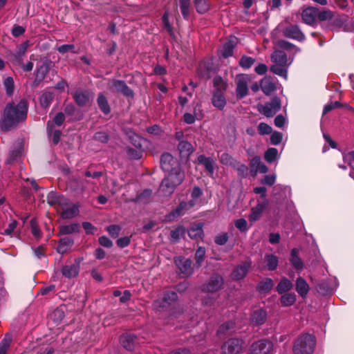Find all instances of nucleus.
I'll return each mask as SVG.
<instances>
[{
	"label": "nucleus",
	"mask_w": 354,
	"mask_h": 354,
	"mask_svg": "<svg viewBox=\"0 0 354 354\" xmlns=\"http://www.w3.org/2000/svg\"><path fill=\"white\" fill-rule=\"evenodd\" d=\"M342 107H346L349 109H351V107L347 104H342L338 101H335V102H332L330 104H326L324 106V111H323V114L325 115L327 113H328L329 111H330L335 109H338V108H342Z\"/></svg>",
	"instance_id": "6e6d98bb"
},
{
	"label": "nucleus",
	"mask_w": 354,
	"mask_h": 354,
	"mask_svg": "<svg viewBox=\"0 0 354 354\" xmlns=\"http://www.w3.org/2000/svg\"><path fill=\"white\" fill-rule=\"evenodd\" d=\"M73 245H74L73 239L68 237V236H65V237L61 238L59 240L56 250L58 253H59L61 254H64L66 253Z\"/></svg>",
	"instance_id": "5701e85b"
},
{
	"label": "nucleus",
	"mask_w": 354,
	"mask_h": 354,
	"mask_svg": "<svg viewBox=\"0 0 354 354\" xmlns=\"http://www.w3.org/2000/svg\"><path fill=\"white\" fill-rule=\"evenodd\" d=\"M205 253H206V250L204 247L199 246L197 248V250L195 252L194 259L196 261V266L198 268H199L202 266V263L203 262V261L205 260Z\"/></svg>",
	"instance_id": "603ef678"
},
{
	"label": "nucleus",
	"mask_w": 354,
	"mask_h": 354,
	"mask_svg": "<svg viewBox=\"0 0 354 354\" xmlns=\"http://www.w3.org/2000/svg\"><path fill=\"white\" fill-rule=\"evenodd\" d=\"M53 127L54 125L53 124L51 123V121H48L47 123L48 133L52 136V141L53 145H57L60 140L62 132L59 130L53 131Z\"/></svg>",
	"instance_id": "c03bdc74"
},
{
	"label": "nucleus",
	"mask_w": 354,
	"mask_h": 354,
	"mask_svg": "<svg viewBox=\"0 0 354 354\" xmlns=\"http://www.w3.org/2000/svg\"><path fill=\"white\" fill-rule=\"evenodd\" d=\"M284 37L295 39L299 41L304 40L305 35L299 28L298 25L290 24L283 30Z\"/></svg>",
	"instance_id": "ddd939ff"
},
{
	"label": "nucleus",
	"mask_w": 354,
	"mask_h": 354,
	"mask_svg": "<svg viewBox=\"0 0 354 354\" xmlns=\"http://www.w3.org/2000/svg\"><path fill=\"white\" fill-rule=\"evenodd\" d=\"M271 59L276 64L287 65V55L283 50H275L271 55Z\"/></svg>",
	"instance_id": "58836bf2"
},
{
	"label": "nucleus",
	"mask_w": 354,
	"mask_h": 354,
	"mask_svg": "<svg viewBox=\"0 0 354 354\" xmlns=\"http://www.w3.org/2000/svg\"><path fill=\"white\" fill-rule=\"evenodd\" d=\"M187 232L189 237L192 239L198 240V239H202L204 235L203 224L198 223L191 227Z\"/></svg>",
	"instance_id": "4c0bfd02"
},
{
	"label": "nucleus",
	"mask_w": 354,
	"mask_h": 354,
	"mask_svg": "<svg viewBox=\"0 0 354 354\" xmlns=\"http://www.w3.org/2000/svg\"><path fill=\"white\" fill-rule=\"evenodd\" d=\"M214 93H224L227 87V84L220 75H216L213 79Z\"/></svg>",
	"instance_id": "ea45409f"
},
{
	"label": "nucleus",
	"mask_w": 354,
	"mask_h": 354,
	"mask_svg": "<svg viewBox=\"0 0 354 354\" xmlns=\"http://www.w3.org/2000/svg\"><path fill=\"white\" fill-rule=\"evenodd\" d=\"M317 16V21H319L320 22L326 21H331L335 17V13L329 9H323L320 10L318 8Z\"/></svg>",
	"instance_id": "37998d69"
},
{
	"label": "nucleus",
	"mask_w": 354,
	"mask_h": 354,
	"mask_svg": "<svg viewBox=\"0 0 354 354\" xmlns=\"http://www.w3.org/2000/svg\"><path fill=\"white\" fill-rule=\"evenodd\" d=\"M178 295L175 291L167 290L165 291L162 295V299L170 306L171 304L178 300Z\"/></svg>",
	"instance_id": "13d9d810"
},
{
	"label": "nucleus",
	"mask_w": 354,
	"mask_h": 354,
	"mask_svg": "<svg viewBox=\"0 0 354 354\" xmlns=\"http://www.w3.org/2000/svg\"><path fill=\"white\" fill-rule=\"evenodd\" d=\"M11 342V336L9 334H6L4 338L1 340L0 343V354H6Z\"/></svg>",
	"instance_id": "bf43d9fd"
},
{
	"label": "nucleus",
	"mask_w": 354,
	"mask_h": 354,
	"mask_svg": "<svg viewBox=\"0 0 354 354\" xmlns=\"http://www.w3.org/2000/svg\"><path fill=\"white\" fill-rule=\"evenodd\" d=\"M223 277L218 273H214L209 279L201 286V290L203 292L214 293L223 289Z\"/></svg>",
	"instance_id": "7ed1b4c3"
},
{
	"label": "nucleus",
	"mask_w": 354,
	"mask_h": 354,
	"mask_svg": "<svg viewBox=\"0 0 354 354\" xmlns=\"http://www.w3.org/2000/svg\"><path fill=\"white\" fill-rule=\"evenodd\" d=\"M272 351V342L269 339H262L251 344L249 348V354H271Z\"/></svg>",
	"instance_id": "39448f33"
},
{
	"label": "nucleus",
	"mask_w": 354,
	"mask_h": 354,
	"mask_svg": "<svg viewBox=\"0 0 354 354\" xmlns=\"http://www.w3.org/2000/svg\"><path fill=\"white\" fill-rule=\"evenodd\" d=\"M97 104L100 111L104 115H108L111 113V109L109 104L108 100L102 93H100L98 94L97 98Z\"/></svg>",
	"instance_id": "2f4dec72"
},
{
	"label": "nucleus",
	"mask_w": 354,
	"mask_h": 354,
	"mask_svg": "<svg viewBox=\"0 0 354 354\" xmlns=\"http://www.w3.org/2000/svg\"><path fill=\"white\" fill-rule=\"evenodd\" d=\"M295 290L300 297L306 298L309 292L310 287L304 278L299 277L296 280Z\"/></svg>",
	"instance_id": "393cba45"
},
{
	"label": "nucleus",
	"mask_w": 354,
	"mask_h": 354,
	"mask_svg": "<svg viewBox=\"0 0 354 354\" xmlns=\"http://www.w3.org/2000/svg\"><path fill=\"white\" fill-rule=\"evenodd\" d=\"M237 43V38L236 37H231L228 41L225 42L221 50V55L224 58H228L232 56L234 49Z\"/></svg>",
	"instance_id": "6ab92c4d"
},
{
	"label": "nucleus",
	"mask_w": 354,
	"mask_h": 354,
	"mask_svg": "<svg viewBox=\"0 0 354 354\" xmlns=\"http://www.w3.org/2000/svg\"><path fill=\"white\" fill-rule=\"evenodd\" d=\"M52 65L51 61H46L37 69L35 74V81L41 82L43 81L49 72Z\"/></svg>",
	"instance_id": "a878e982"
},
{
	"label": "nucleus",
	"mask_w": 354,
	"mask_h": 354,
	"mask_svg": "<svg viewBox=\"0 0 354 354\" xmlns=\"http://www.w3.org/2000/svg\"><path fill=\"white\" fill-rule=\"evenodd\" d=\"M298 252L299 250L297 248H293L291 250L290 261L297 270H301L304 268V263L298 256Z\"/></svg>",
	"instance_id": "e433bc0d"
},
{
	"label": "nucleus",
	"mask_w": 354,
	"mask_h": 354,
	"mask_svg": "<svg viewBox=\"0 0 354 354\" xmlns=\"http://www.w3.org/2000/svg\"><path fill=\"white\" fill-rule=\"evenodd\" d=\"M268 205V201L267 200L263 201L262 203H259L255 207L252 208V213L250 215V221H257L258 220L263 210Z\"/></svg>",
	"instance_id": "c85d7f7f"
},
{
	"label": "nucleus",
	"mask_w": 354,
	"mask_h": 354,
	"mask_svg": "<svg viewBox=\"0 0 354 354\" xmlns=\"http://www.w3.org/2000/svg\"><path fill=\"white\" fill-rule=\"evenodd\" d=\"M267 317V311L263 308H259L252 312L250 320L252 325L260 326L266 322Z\"/></svg>",
	"instance_id": "2eb2a0df"
},
{
	"label": "nucleus",
	"mask_w": 354,
	"mask_h": 354,
	"mask_svg": "<svg viewBox=\"0 0 354 354\" xmlns=\"http://www.w3.org/2000/svg\"><path fill=\"white\" fill-rule=\"evenodd\" d=\"M194 202L193 201H189V202L182 201L179 203V205L176 207L175 209L173 210L171 214L174 216H179L185 213L187 210L190 209L194 205Z\"/></svg>",
	"instance_id": "f704fd0d"
},
{
	"label": "nucleus",
	"mask_w": 354,
	"mask_h": 354,
	"mask_svg": "<svg viewBox=\"0 0 354 354\" xmlns=\"http://www.w3.org/2000/svg\"><path fill=\"white\" fill-rule=\"evenodd\" d=\"M79 213L78 207L73 205L71 207L63 209L61 213V217L64 219H68L75 217Z\"/></svg>",
	"instance_id": "5fc2aeb1"
},
{
	"label": "nucleus",
	"mask_w": 354,
	"mask_h": 354,
	"mask_svg": "<svg viewBox=\"0 0 354 354\" xmlns=\"http://www.w3.org/2000/svg\"><path fill=\"white\" fill-rule=\"evenodd\" d=\"M80 226L78 223H71L70 225H60L59 227L58 236L68 235L80 233Z\"/></svg>",
	"instance_id": "cd10ccee"
},
{
	"label": "nucleus",
	"mask_w": 354,
	"mask_h": 354,
	"mask_svg": "<svg viewBox=\"0 0 354 354\" xmlns=\"http://www.w3.org/2000/svg\"><path fill=\"white\" fill-rule=\"evenodd\" d=\"M3 85L6 88V93L8 96H12L14 93V80L11 77H8L4 80Z\"/></svg>",
	"instance_id": "0e129e2a"
},
{
	"label": "nucleus",
	"mask_w": 354,
	"mask_h": 354,
	"mask_svg": "<svg viewBox=\"0 0 354 354\" xmlns=\"http://www.w3.org/2000/svg\"><path fill=\"white\" fill-rule=\"evenodd\" d=\"M177 187L168 180L166 178H164L160 185L158 192L162 194V196H171L175 191Z\"/></svg>",
	"instance_id": "b1692460"
},
{
	"label": "nucleus",
	"mask_w": 354,
	"mask_h": 354,
	"mask_svg": "<svg viewBox=\"0 0 354 354\" xmlns=\"http://www.w3.org/2000/svg\"><path fill=\"white\" fill-rule=\"evenodd\" d=\"M317 11L318 8L315 6H308L304 9L301 12V19L303 22L309 26H316Z\"/></svg>",
	"instance_id": "f8f14e48"
},
{
	"label": "nucleus",
	"mask_w": 354,
	"mask_h": 354,
	"mask_svg": "<svg viewBox=\"0 0 354 354\" xmlns=\"http://www.w3.org/2000/svg\"><path fill=\"white\" fill-rule=\"evenodd\" d=\"M64 114L67 117H71V120L79 121L83 118V114L80 109L75 107L73 103H68L65 105L64 109Z\"/></svg>",
	"instance_id": "dca6fc26"
},
{
	"label": "nucleus",
	"mask_w": 354,
	"mask_h": 354,
	"mask_svg": "<svg viewBox=\"0 0 354 354\" xmlns=\"http://www.w3.org/2000/svg\"><path fill=\"white\" fill-rule=\"evenodd\" d=\"M293 287L290 280L286 277L281 278L280 281L276 287V290L279 294H283L290 291Z\"/></svg>",
	"instance_id": "72a5a7b5"
},
{
	"label": "nucleus",
	"mask_w": 354,
	"mask_h": 354,
	"mask_svg": "<svg viewBox=\"0 0 354 354\" xmlns=\"http://www.w3.org/2000/svg\"><path fill=\"white\" fill-rule=\"evenodd\" d=\"M276 46L279 48H281L283 50H286L287 51H292L293 50H295V51H299V49L294 44H292V43L286 41V40H283V39H280V40H278L277 42H276Z\"/></svg>",
	"instance_id": "864d4df0"
},
{
	"label": "nucleus",
	"mask_w": 354,
	"mask_h": 354,
	"mask_svg": "<svg viewBox=\"0 0 354 354\" xmlns=\"http://www.w3.org/2000/svg\"><path fill=\"white\" fill-rule=\"evenodd\" d=\"M252 263L250 261H244L242 264L238 265L233 270L231 277L234 281L243 279L249 272Z\"/></svg>",
	"instance_id": "4468645a"
},
{
	"label": "nucleus",
	"mask_w": 354,
	"mask_h": 354,
	"mask_svg": "<svg viewBox=\"0 0 354 354\" xmlns=\"http://www.w3.org/2000/svg\"><path fill=\"white\" fill-rule=\"evenodd\" d=\"M73 98L80 107L86 106L92 100L93 93L88 89L78 88L72 93Z\"/></svg>",
	"instance_id": "6e6552de"
},
{
	"label": "nucleus",
	"mask_w": 354,
	"mask_h": 354,
	"mask_svg": "<svg viewBox=\"0 0 354 354\" xmlns=\"http://www.w3.org/2000/svg\"><path fill=\"white\" fill-rule=\"evenodd\" d=\"M171 184L176 187L180 185L185 179V174L181 170V167L171 171H168L167 176L165 177Z\"/></svg>",
	"instance_id": "412c9836"
},
{
	"label": "nucleus",
	"mask_w": 354,
	"mask_h": 354,
	"mask_svg": "<svg viewBox=\"0 0 354 354\" xmlns=\"http://www.w3.org/2000/svg\"><path fill=\"white\" fill-rule=\"evenodd\" d=\"M265 261L266 262V266L268 270H274L277 269L278 266V258L272 254H269L265 256Z\"/></svg>",
	"instance_id": "09e8293b"
},
{
	"label": "nucleus",
	"mask_w": 354,
	"mask_h": 354,
	"mask_svg": "<svg viewBox=\"0 0 354 354\" xmlns=\"http://www.w3.org/2000/svg\"><path fill=\"white\" fill-rule=\"evenodd\" d=\"M286 65L275 64L270 67V71L279 76L287 77Z\"/></svg>",
	"instance_id": "052dcab7"
},
{
	"label": "nucleus",
	"mask_w": 354,
	"mask_h": 354,
	"mask_svg": "<svg viewBox=\"0 0 354 354\" xmlns=\"http://www.w3.org/2000/svg\"><path fill=\"white\" fill-rule=\"evenodd\" d=\"M152 306L157 311H164L169 307V304L165 301L162 297L156 299L153 302Z\"/></svg>",
	"instance_id": "69168bd1"
},
{
	"label": "nucleus",
	"mask_w": 354,
	"mask_h": 354,
	"mask_svg": "<svg viewBox=\"0 0 354 354\" xmlns=\"http://www.w3.org/2000/svg\"><path fill=\"white\" fill-rule=\"evenodd\" d=\"M64 196L55 192H50L47 196V202L50 206L62 205L64 204Z\"/></svg>",
	"instance_id": "a19ab883"
},
{
	"label": "nucleus",
	"mask_w": 354,
	"mask_h": 354,
	"mask_svg": "<svg viewBox=\"0 0 354 354\" xmlns=\"http://www.w3.org/2000/svg\"><path fill=\"white\" fill-rule=\"evenodd\" d=\"M280 303L282 306H290L293 305L297 299L295 293H286L280 297Z\"/></svg>",
	"instance_id": "a18cd8bd"
},
{
	"label": "nucleus",
	"mask_w": 354,
	"mask_h": 354,
	"mask_svg": "<svg viewBox=\"0 0 354 354\" xmlns=\"http://www.w3.org/2000/svg\"><path fill=\"white\" fill-rule=\"evenodd\" d=\"M273 286V280L270 278H265L259 282L256 290L260 294H267L272 289Z\"/></svg>",
	"instance_id": "bb28decb"
},
{
	"label": "nucleus",
	"mask_w": 354,
	"mask_h": 354,
	"mask_svg": "<svg viewBox=\"0 0 354 354\" xmlns=\"http://www.w3.org/2000/svg\"><path fill=\"white\" fill-rule=\"evenodd\" d=\"M160 167L164 171L168 172L178 169L180 167V165L178 160L171 153L165 152L160 156Z\"/></svg>",
	"instance_id": "1a4fd4ad"
},
{
	"label": "nucleus",
	"mask_w": 354,
	"mask_h": 354,
	"mask_svg": "<svg viewBox=\"0 0 354 354\" xmlns=\"http://www.w3.org/2000/svg\"><path fill=\"white\" fill-rule=\"evenodd\" d=\"M244 342L239 338H230L225 342L221 347L222 354H239L243 348Z\"/></svg>",
	"instance_id": "0eeeda50"
},
{
	"label": "nucleus",
	"mask_w": 354,
	"mask_h": 354,
	"mask_svg": "<svg viewBox=\"0 0 354 354\" xmlns=\"http://www.w3.org/2000/svg\"><path fill=\"white\" fill-rule=\"evenodd\" d=\"M260 86L264 94L270 95L277 89L276 84L271 77L266 76L260 83Z\"/></svg>",
	"instance_id": "aec40b11"
},
{
	"label": "nucleus",
	"mask_w": 354,
	"mask_h": 354,
	"mask_svg": "<svg viewBox=\"0 0 354 354\" xmlns=\"http://www.w3.org/2000/svg\"><path fill=\"white\" fill-rule=\"evenodd\" d=\"M28 110V103L26 99H21L17 103L13 101L7 103L1 115V130L4 132L9 131L25 122Z\"/></svg>",
	"instance_id": "f257e3e1"
},
{
	"label": "nucleus",
	"mask_w": 354,
	"mask_h": 354,
	"mask_svg": "<svg viewBox=\"0 0 354 354\" xmlns=\"http://www.w3.org/2000/svg\"><path fill=\"white\" fill-rule=\"evenodd\" d=\"M109 88L112 92L120 93L126 97H134L133 91L127 86V84L124 80L111 79L110 80V85L109 86Z\"/></svg>",
	"instance_id": "423d86ee"
},
{
	"label": "nucleus",
	"mask_w": 354,
	"mask_h": 354,
	"mask_svg": "<svg viewBox=\"0 0 354 354\" xmlns=\"http://www.w3.org/2000/svg\"><path fill=\"white\" fill-rule=\"evenodd\" d=\"M80 265L78 263L66 265L62 267V273L66 278H73L78 275Z\"/></svg>",
	"instance_id": "7c9ffc66"
},
{
	"label": "nucleus",
	"mask_w": 354,
	"mask_h": 354,
	"mask_svg": "<svg viewBox=\"0 0 354 354\" xmlns=\"http://www.w3.org/2000/svg\"><path fill=\"white\" fill-rule=\"evenodd\" d=\"M255 62V59L247 55H243L239 60V66L245 69L250 68Z\"/></svg>",
	"instance_id": "680f3d73"
},
{
	"label": "nucleus",
	"mask_w": 354,
	"mask_h": 354,
	"mask_svg": "<svg viewBox=\"0 0 354 354\" xmlns=\"http://www.w3.org/2000/svg\"><path fill=\"white\" fill-rule=\"evenodd\" d=\"M316 344V337L310 333H304L298 337L292 347L295 354H312Z\"/></svg>",
	"instance_id": "f03ea898"
},
{
	"label": "nucleus",
	"mask_w": 354,
	"mask_h": 354,
	"mask_svg": "<svg viewBox=\"0 0 354 354\" xmlns=\"http://www.w3.org/2000/svg\"><path fill=\"white\" fill-rule=\"evenodd\" d=\"M138 340L136 335L131 333L123 334L120 337V342L127 351H133Z\"/></svg>",
	"instance_id": "f3484780"
},
{
	"label": "nucleus",
	"mask_w": 354,
	"mask_h": 354,
	"mask_svg": "<svg viewBox=\"0 0 354 354\" xmlns=\"http://www.w3.org/2000/svg\"><path fill=\"white\" fill-rule=\"evenodd\" d=\"M54 99V94L52 92L44 93L39 99L40 104L44 108H47L50 106Z\"/></svg>",
	"instance_id": "8fccbe9b"
},
{
	"label": "nucleus",
	"mask_w": 354,
	"mask_h": 354,
	"mask_svg": "<svg viewBox=\"0 0 354 354\" xmlns=\"http://www.w3.org/2000/svg\"><path fill=\"white\" fill-rule=\"evenodd\" d=\"M185 232L186 230L185 227L182 225L178 226L170 232V236L171 238V241L174 243L178 241L180 237H183L185 236Z\"/></svg>",
	"instance_id": "49530a36"
},
{
	"label": "nucleus",
	"mask_w": 354,
	"mask_h": 354,
	"mask_svg": "<svg viewBox=\"0 0 354 354\" xmlns=\"http://www.w3.org/2000/svg\"><path fill=\"white\" fill-rule=\"evenodd\" d=\"M278 154V151L276 148H269L264 154V158L268 163L274 162Z\"/></svg>",
	"instance_id": "e2e57ef3"
},
{
	"label": "nucleus",
	"mask_w": 354,
	"mask_h": 354,
	"mask_svg": "<svg viewBox=\"0 0 354 354\" xmlns=\"http://www.w3.org/2000/svg\"><path fill=\"white\" fill-rule=\"evenodd\" d=\"M174 263L179 269L180 274L183 275V277H188L193 274L194 269L192 266V261L190 259L178 257L174 259Z\"/></svg>",
	"instance_id": "9d476101"
},
{
	"label": "nucleus",
	"mask_w": 354,
	"mask_h": 354,
	"mask_svg": "<svg viewBox=\"0 0 354 354\" xmlns=\"http://www.w3.org/2000/svg\"><path fill=\"white\" fill-rule=\"evenodd\" d=\"M180 8L181 13L185 19H188L190 15L189 6H190V1L189 0H180Z\"/></svg>",
	"instance_id": "4d7b16f0"
},
{
	"label": "nucleus",
	"mask_w": 354,
	"mask_h": 354,
	"mask_svg": "<svg viewBox=\"0 0 354 354\" xmlns=\"http://www.w3.org/2000/svg\"><path fill=\"white\" fill-rule=\"evenodd\" d=\"M212 102L214 106L219 110H223L226 105V100L223 93H213Z\"/></svg>",
	"instance_id": "79ce46f5"
},
{
	"label": "nucleus",
	"mask_w": 354,
	"mask_h": 354,
	"mask_svg": "<svg viewBox=\"0 0 354 354\" xmlns=\"http://www.w3.org/2000/svg\"><path fill=\"white\" fill-rule=\"evenodd\" d=\"M31 232L32 235L37 239L41 237V232L38 225L37 221L35 218H32L30 221Z\"/></svg>",
	"instance_id": "774afa93"
},
{
	"label": "nucleus",
	"mask_w": 354,
	"mask_h": 354,
	"mask_svg": "<svg viewBox=\"0 0 354 354\" xmlns=\"http://www.w3.org/2000/svg\"><path fill=\"white\" fill-rule=\"evenodd\" d=\"M126 151L129 158L133 160L140 159L144 152V151L139 150L138 149H133L129 147H127Z\"/></svg>",
	"instance_id": "338daca9"
},
{
	"label": "nucleus",
	"mask_w": 354,
	"mask_h": 354,
	"mask_svg": "<svg viewBox=\"0 0 354 354\" xmlns=\"http://www.w3.org/2000/svg\"><path fill=\"white\" fill-rule=\"evenodd\" d=\"M178 150L181 158L188 160L191 154L194 152V148L188 141L181 140L178 145Z\"/></svg>",
	"instance_id": "a211bd4d"
},
{
	"label": "nucleus",
	"mask_w": 354,
	"mask_h": 354,
	"mask_svg": "<svg viewBox=\"0 0 354 354\" xmlns=\"http://www.w3.org/2000/svg\"><path fill=\"white\" fill-rule=\"evenodd\" d=\"M249 81L250 78L248 75L240 74L236 76V95L238 99H242L248 95Z\"/></svg>",
	"instance_id": "9b49d317"
},
{
	"label": "nucleus",
	"mask_w": 354,
	"mask_h": 354,
	"mask_svg": "<svg viewBox=\"0 0 354 354\" xmlns=\"http://www.w3.org/2000/svg\"><path fill=\"white\" fill-rule=\"evenodd\" d=\"M129 140L131 143L139 150L145 151L143 143L145 142V140H144L142 137L138 136V134L133 133V135L129 136Z\"/></svg>",
	"instance_id": "3c124183"
},
{
	"label": "nucleus",
	"mask_w": 354,
	"mask_h": 354,
	"mask_svg": "<svg viewBox=\"0 0 354 354\" xmlns=\"http://www.w3.org/2000/svg\"><path fill=\"white\" fill-rule=\"evenodd\" d=\"M236 324L232 321H229L221 324L217 330L216 334L218 336L222 335H230L232 332L235 331Z\"/></svg>",
	"instance_id": "c9c22d12"
},
{
	"label": "nucleus",
	"mask_w": 354,
	"mask_h": 354,
	"mask_svg": "<svg viewBox=\"0 0 354 354\" xmlns=\"http://www.w3.org/2000/svg\"><path fill=\"white\" fill-rule=\"evenodd\" d=\"M216 70L212 63L201 64L199 68V75L205 80H209L215 73Z\"/></svg>",
	"instance_id": "c756f323"
},
{
	"label": "nucleus",
	"mask_w": 354,
	"mask_h": 354,
	"mask_svg": "<svg viewBox=\"0 0 354 354\" xmlns=\"http://www.w3.org/2000/svg\"><path fill=\"white\" fill-rule=\"evenodd\" d=\"M153 192L151 189H145L136 198L130 199L129 201L135 203L147 205L151 202Z\"/></svg>",
	"instance_id": "4be33fe9"
},
{
	"label": "nucleus",
	"mask_w": 354,
	"mask_h": 354,
	"mask_svg": "<svg viewBox=\"0 0 354 354\" xmlns=\"http://www.w3.org/2000/svg\"><path fill=\"white\" fill-rule=\"evenodd\" d=\"M194 4L196 11L200 14L207 12L210 8L207 0H194Z\"/></svg>",
	"instance_id": "de8ad7c7"
},
{
	"label": "nucleus",
	"mask_w": 354,
	"mask_h": 354,
	"mask_svg": "<svg viewBox=\"0 0 354 354\" xmlns=\"http://www.w3.org/2000/svg\"><path fill=\"white\" fill-rule=\"evenodd\" d=\"M281 108V99L277 96H274L270 102H266L264 105H259L258 111L267 118H271L280 111Z\"/></svg>",
	"instance_id": "20e7f679"
},
{
	"label": "nucleus",
	"mask_w": 354,
	"mask_h": 354,
	"mask_svg": "<svg viewBox=\"0 0 354 354\" xmlns=\"http://www.w3.org/2000/svg\"><path fill=\"white\" fill-rule=\"evenodd\" d=\"M198 162L204 166L206 171L210 174L212 175L214 172V160L212 158L206 157L204 155H200L198 157Z\"/></svg>",
	"instance_id": "473e14b6"
}]
</instances>
